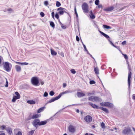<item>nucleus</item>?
I'll return each mask as SVG.
<instances>
[{"label":"nucleus","instance_id":"39448f33","mask_svg":"<svg viewBox=\"0 0 135 135\" xmlns=\"http://www.w3.org/2000/svg\"><path fill=\"white\" fill-rule=\"evenodd\" d=\"M131 131V129L129 127H125L123 131V133L124 134H128Z\"/></svg>","mask_w":135,"mask_h":135},{"label":"nucleus","instance_id":"338daca9","mask_svg":"<svg viewBox=\"0 0 135 135\" xmlns=\"http://www.w3.org/2000/svg\"><path fill=\"white\" fill-rule=\"evenodd\" d=\"M91 95H92V94L91 93H88V96H90Z\"/></svg>","mask_w":135,"mask_h":135},{"label":"nucleus","instance_id":"ddd939ff","mask_svg":"<svg viewBox=\"0 0 135 135\" xmlns=\"http://www.w3.org/2000/svg\"><path fill=\"white\" fill-rule=\"evenodd\" d=\"M77 95L79 97H81L85 96V94L83 93L82 92H78L77 93Z\"/></svg>","mask_w":135,"mask_h":135},{"label":"nucleus","instance_id":"774afa93","mask_svg":"<svg viewBox=\"0 0 135 135\" xmlns=\"http://www.w3.org/2000/svg\"><path fill=\"white\" fill-rule=\"evenodd\" d=\"M15 62L17 64H21V62H17V61H16Z\"/></svg>","mask_w":135,"mask_h":135},{"label":"nucleus","instance_id":"7ed1b4c3","mask_svg":"<svg viewBox=\"0 0 135 135\" xmlns=\"http://www.w3.org/2000/svg\"><path fill=\"white\" fill-rule=\"evenodd\" d=\"M57 11H59V13L60 15H63L64 12L66 13L67 14H69L67 12V10L64 8L60 7L58 8L57 9Z\"/></svg>","mask_w":135,"mask_h":135},{"label":"nucleus","instance_id":"9b49d317","mask_svg":"<svg viewBox=\"0 0 135 135\" xmlns=\"http://www.w3.org/2000/svg\"><path fill=\"white\" fill-rule=\"evenodd\" d=\"M60 98V97L59 95L53 98L50 100L49 101H48V103H51L52 102H54L56 100H57L59 99Z\"/></svg>","mask_w":135,"mask_h":135},{"label":"nucleus","instance_id":"7c9ffc66","mask_svg":"<svg viewBox=\"0 0 135 135\" xmlns=\"http://www.w3.org/2000/svg\"><path fill=\"white\" fill-rule=\"evenodd\" d=\"M108 40L109 41V42L110 43V44L112 45L114 47H117V46L115 45H114L112 42L110 40V38L108 39Z\"/></svg>","mask_w":135,"mask_h":135},{"label":"nucleus","instance_id":"dca6fc26","mask_svg":"<svg viewBox=\"0 0 135 135\" xmlns=\"http://www.w3.org/2000/svg\"><path fill=\"white\" fill-rule=\"evenodd\" d=\"M15 68L16 71L18 72H20L21 70V67L18 65H16L15 66Z\"/></svg>","mask_w":135,"mask_h":135},{"label":"nucleus","instance_id":"473e14b6","mask_svg":"<svg viewBox=\"0 0 135 135\" xmlns=\"http://www.w3.org/2000/svg\"><path fill=\"white\" fill-rule=\"evenodd\" d=\"M89 15L90 17L91 18L94 19L95 18V16L93 14H90Z\"/></svg>","mask_w":135,"mask_h":135},{"label":"nucleus","instance_id":"58836bf2","mask_svg":"<svg viewBox=\"0 0 135 135\" xmlns=\"http://www.w3.org/2000/svg\"><path fill=\"white\" fill-rule=\"evenodd\" d=\"M54 94V93L53 91H51L49 93V94L51 96L53 95Z\"/></svg>","mask_w":135,"mask_h":135},{"label":"nucleus","instance_id":"6e6d98bb","mask_svg":"<svg viewBox=\"0 0 135 135\" xmlns=\"http://www.w3.org/2000/svg\"><path fill=\"white\" fill-rule=\"evenodd\" d=\"M16 135H22V134L21 132L19 131L17 133Z\"/></svg>","mask_w":135,"mask_h":135},{"label":"nucleus","instance_id":"680f3d73","mask_svg":"<svg viewBox=\"0 0 135 135\" xmlns=\"http://www.w3.org/2000/svg\"><path fill=\"white\" fill-rule=\"evenodd\" d=\"M16 99L13 97L12 100V101L13 102H15L16 101Z\"/></svg>","mask_w":135,"mask_h":135},{"label":"nucleus","instance_id":"f3484780","mask_svg":"<svg viewBox=\"0 0 135 135\" xmlns=\"http://www.w3.org/2000/svg\"><path fill=\"white\" fill-rule=\"evenodd\" d=\"M6 130L7 131L8 133L10 134H11L12 133V130L10 127H7L6 128Z\"/></svg>","mask_w":135,"mask_h":135},{"label":"nucleus","instance_id":"e2e57ef3","mask_svg":"<svg viewBox=\"0 0 135 135\" xmlns=\"http://www.w3.org/2000/svg\"><path fill=\"white\" fill-rule=\"evenodd\" d=\"M61 27H62V28L63 29H65L66 28V27L64 26H63V25H61Z\"/></svg>","mask_w":135,"mask_h":135},{"label":"nucleus","instance_id":"b1692460","mask_svg":"<svg viewBox=\"0 0 135 135\" xmlns=\"http://www.w3.org/2000/svg\"><path fill=\"white\" fill-rule=\"evenodd\" d=\"M27 103L31 104H34L35 103V102L33 100H28L27 101Z\"/></svg>","mask_w":135,"mask_h":135},{"label":"nucleus","instance_id":"37998d69","mask_svg":"<svg viewBox=\"0 0 135 135\" xmlns=\"http://www.w3.org/2000/svg\"><path fill=\"white\" fill-rule=\"evenodd\" d=\"M94 25L95 27L96 28H97V27L98 28V26L97 25V22L95 21H94Z\"/></svg>","mask_w":135,"mask_h":135},{"label":"nucleus","instance_id":"4be33fe9","mask_svg":"<svg viewBox=\"0 0 135 135\" xmlns=\"http://www.w3.org/2000/svg\"><path fill=\"white\" fill-rule=\"evenodd\" d=\"M47 123L46 121H42L41 122H39V126H41L42 125H44L46 124Z\"/></svg>","mask_w":135,"mask_h":135},{"label":"nucleus","instance_id":"a18cd8bd","mask_svg":"<svg viewBox=\"0 0 135 135\" xmlns=\"http://www.w3.org/2000/svg\"><path fill=\"white\" fill-rule=\"evenodd\" d=\"M44 4L45 6H47L48 5V2L47 1H45L44 2Z\"/></svg>","mask_w":135,"mask_h":135},{"label":"nucleus","instance_id":"a211bd4d","mask_svg":"<svg viewBox=\"0 0 135 135\" xmlns=\"http://www.w3.org/2000/svg\"><path fill=\"white\" fill-rule=\"evenodd\" d=\"M101 101V99L100 98L94 96V102L96 101L97 102H99Z\"/></svg>","mask_w":135,"mask_h":135},{"label":"nucleus","instance_id":"5fc2aeb1","mask_svg":"<svg viewBox=\"0 0 135 135\" xmlns=\"http://www.w3.org/2000/svg\"><path fill=\"white\" fill-rule=\"evenodd\" d=\"M132 98L133 100H135V94L133 95L132 96Z\"/></svg>","mask_w":135,"mask_h":135},{"label":"nucleus","instance_id":"de8ad7c7","mask_svg":"<svg viewBox=\"0 0 135 135\" xmlns=\"http://www.w3.org/2000/svg\"><path fill=\"white\" fill-rule=\"evenodd\" d=\"M15 94L16 95V96H18V97H20V95L19 93L17 91H16L15 93Z\"/></svg>","mask_w":135,"mask_h":135},{"label":"nucleus","instance_id":"bb28decb","mask_svg":"<svg viewBox=\"0 0 135 135\" xmlns=\"http://www.w3.org/2000/svg\"><path fill=\"white\" fill-rule=\"evenodd\" d=\"M94 96H91L89 97L88 98V100L92 102H94Z\"/></svg>","mask_w":135,"mask_h":135},{"label":"nucleus","instance_id":"603ef678","mask_svg":"<svg viewBox=\"0 0 135 135\" xmlns=\"http://www.w3.org/2000/svg\"><path fill=\"white\" fill-rule=\"evenodd\" d=\"M51 15L52 17L53 18H54V12H52L51 13Z\"/></svg>","mask_w":135,"mask_h":135},{"label":"nucleus","instance_id":"79ce46f5","mask_svg":"<svg viewBox=\"0 0 135 135\" xmlns=\"http://www.w3.org/2000/svg\"><path fill=\"white\" fill-rule=\"evenodd\" d=\"M122 55H123L125 59H128V57L127 55L124 54H122Z\"/></svg>","mask_w":135,"mask_h":135},{"label":"nucleus","instance_id":"052dcab7","mask_svg":"<svg viewBox=\"0 0 135 135\" xmlns=\"http://www.w3.org/2000/svg\"><path fill=\"white\" fill-rule=\"evenodd\" d=\"M98 7L99 8H102L103 6L102 4H100L98 6Z\"/></svg>","mask_w":135,"mask_h":135},{"label":"nucleus","instance_id":"2eb2a0df","mask_svg":"<svg viewBox=\"0 0 135 135\" xmlns=\"http://www.w3.org/2000/svg\"><path fill=\"white\" fill-rule=\"evenodd\" d=\"M90 105L94 108H96L97 109L100 108V107L94 104H93L92 103H90Z\"/></svg>","mask_w":135,"mask_h":135},{"label":"nucleus","instance_id":"4468645a","mask_svg":"<svg viewBox=\"0 0 135 135\" xmlns=\"http://www.w3.org/2000/svg\"><path fill=\"white\" fill-rule=\"evenodd\" d=\"M114 8L113 6H112L106 8L104 9V10L106 11H111L113 10L114 9Z\"/></svg>","mask_w":135,"mask_h":135},{"label":"nucleus","instance_id":"6e6552de","mask_svg":"<svg viewBox=\"0 0 135 135\" xmlns=\"http://www.w3.org/2000/svg\"><path fill=\"white\" fill-rule=\"evenodd\" d=\"M68 129L69 132L71 133H74L75 131V127L72 125H70L69 126Z\"/></svg>","mask_w":135,"mask_h":135},{"label":"nucleus","instance_id":"c85d7f7f","mask_svg":"<svg viewBox=\"0 0 135 135\" xmlns=\"http://www.w3.org/2000/svg\"><path fill=\"white\" fill-rule=\"evenodd\" d=\"M83 46L84 49L87 52V53L88 54H90V53H89L88 50H87L85 45L84 44H83Z\"/></svg>","mask_w":135,"mask_h":135},{"label":"nucleus","instance_id":"c9c22d12","mask_svg":"<svg viewBox=\"0 0 135 135\" xmlns=\"http://www.w3.org/2000/svg\"><path fill=\"white\" fill-rule=\"evenodd\" d=\"M28 64V63L26 62H21V65H27Z\"/></svg>","mask_w":135,"mask_h":135},{"label":"nucleus","instance_id":"423d86ee","mask_svg":"<svg viewBox=\"0 0 135 135\" xmlns=\"http://www.w3.org/2000/svg\"><path fill=\"white\" fill-rule=\"evenodd\" d=\"M4 69L7 72L9 71L11 69L9 68V65L8 62H5L4 65Z\"/></svg>","mask_w":135,"mask_h":135},{"label":"nucleus","instance_id":"864d4df0","mask_svg":"<svg viewBox=\"0 0 135 135\" xmlns=\"http://www.w3.org/2000/svg\"><path fill=\"white\" fill-rule=\"evenodd\" d=\"M55 17L57 19H58L59 18V16L58 14H56L55 15Z\"/></svg>","mask_w":135,"mask_h":135},{"label":"nucleus","instance_id":"4c0bfd02","mask_svg":"<svg viewBox=\"0 0 135 135\" xmlns=\"http://www.w3.org/2000/svg\"><path fill=\"white\" fill-rule=\"evenodd\" d=\"M99 0H96L95 1V4L96 5H98L99 4Z\"/></svg>","mask_w":135,"mask_h":135},{"label":"nucleus","instance_id":"c756f323","mask_svg":"<svg viewBox=\"0 0 135 135\" xmlns=\"http://www.w3.org/2000/svg\"><path fill=\"white\" fill-rule=\"evenodd\" d=\"M50 26L53 28L55 27V25L54 23L52 22H51L50 23Z\"/></svg>","mask_w":135,"mask_h":135},{"label":"nucleus","instance_id":"c03bdc74","mask_svg":"<svg viewBox=\"0 0 135 135\" xmlns=\"http://www.w3.org/2000/svg\"><path fill=\"white\" fill-rule=\"evenodd\" d=\"M74 11H75V13L76 16V17H78V13H77V12H76V7H75V8Z\"/></svg>","mask_w":135,"mask_h":135},{"label":"nucleus","instance_id":"f257e3e1","mask_svg":"<svg viewBox=\"0 0 135 135\" xmlns=\"http://www.w3.org/2000/svg\"><path fill=\"white\" fill-rule=\"evenodd\" d=\"M31 82L32 84L34 85L37 86L39 85V81L37 77L32 78L31 79Z\"/></svg>","mask_w":135,"mask_h":135},{"label":"nucleus","instance_id":"412c9836","mask_svg":"<svg viewBox=\"0 0 135 135\" xmlns=\"http://www.w3.org/2000/svg\"><path fill=\"white\" fill-rule=\"evenodd\" d=\"M45 108V107H41L37 110V112L38 113H40L43 111Z\"/></svg>","mask_w":135,"mask_h":135},{"label":"nucleus","instance_id":"69168bd1","mask_svg":"<svg viewBox=\"0 0 135 135\" xmlns=\"http://www.w3.org/2000/svg\"><path fill=\"white\" fill-rule=\"evenodd\" d=\"M126 8V7H123L122 8H120V9H119V10H122V9H124V8Z\"/></svg>","mask_w":135,"mask_h":135},{"label":"nucleus","instance_id":"8fccbe9b","mask_svg":"<svg viewBox=\"0 0 135 135\" xmlns=\"http://www.w3.org/2000/svg\"><path fill=\"white\" fill-rule=\"evenodd\" d=\"M13 97L16 100L19 99L20 97L18 96H15Z\"/></svg>","mask_w":135,"mask_h":135},{"label":"nucleus","instance_id":"0eeeda50","mask_svg":"<svg viewBox=\"0 0 135 135\" xmlns=\"http://www.w3.org/2000/svg\"><path fill=\"white\" fill-rule=\"evenodd\" d=\"M84 119L86 122L90 123L92 121V118L91 116L87 115L84 117Z\"/></svg>","mask_w":135,"mask_h":135},{"label":"nucleus","instance_id":"bf43d9fd","mask_svg":"<svg viewBox=\"0 0 135 135\" xmlns=\"http://www.w3.org/2000/svg\"><path fill=\"white\" fill-rule=\"evenodd\" d=\"M76 39L77 41H79V38L78 36H76Z\"/></svg>","mask_w":135,"mask_h":135},{"label":"nucleus","instance_id":"6ab92c4d","mask_svg":"<svg viewBox=\"0 0 135 135\" xmlns=\"http://www.w3.org/2000/svg\"><path fill=\"white\" fill-rule=\"evenodd\" d=\"M99 32L100 33H101L106 38H107L108 39L110 38L107 35L105 34L104 32L100 31Z\"/></svg>","mask_w":135,"mask_h":135},{"label":"nucleus","instance_id":"ea45409f","mask_svg":"<svg viewBox=\"0 0 135 135\" xmlns=\"http://www.w3.org/2000/svg\"><path fill=\"white\" fill-rule=\"evenodd\" d=\"M89 83L90 84H94L95 83V82L94 80L90 81Z\"/></svg>","mask_w":135,"mask_h":135},{"label":"nucleus","instance_id":"a19ab883","mask_svg":"<svg viewBox=\"0 0 135 135\" xmlns=\"http://www.w3.org/2000/svg\"><path fill=\"white\" fill-rule=\"evenodd\" d=\"M101 127L103 128H105V124L104 123L102 122L101 123Z\"/></svg>","mask_w":135,"mask_h":135},{"label":"nucleus","instance_id":"13d9d810","mask_svg":"<svg viewBox=\"0 0 135 135\" xmlns=\"http://www.w3.org/2000/svg\"><path fill=\"white\" fill-rule=\"evenodd\" d=\"M126 41H124L122 42V44L123 45H124L126 44Z\"/></svg>","mask_w":135,"mask_h":135},{"label":"nucleus","instance_id":"f03ea898","mask_svg":"<svg viewBox=\"0 0 135 135\" xmlns=\"http://www.w3.org/2000/svg\"><path fill=\"white\" fill-rule=\"evenodd\" d=\"M84 12L87 13L88 12V6L87 3H84L81 6Z\"/></svg>","mask_w":135,"mask_h":135},{"label":"nucleus","instance_id":"3c124183","mask_svg":"<svg viewBox=\"0 0 135 135\" xmlns=\"http://www.w3.org/2000/svg\"><path fill=\"white\" fill-rule=\"evenodd\" d=\"M6 84L5 85V86L6 87H7L8 86V82L7 80V79L6 78Z\"/></svg>","mask_w":135,"mask_h":135},{"label":"nucleus","instance_id":"4d7b16f0","mask_svg":"<svg viewBox=\"0 0 135 135\" xmlns=\"http://www.w3.org/2000/svg\"><path fill=\"white\" fill-rule=\"evenodd\" d=\"M7 11H8L10 12H13L12 9L11 8H9L8 9Z\"/></svg>","mask_w":135,"mask_h":135},{"label":"nucleus","instance_id":"a878e982","mask_svg":"<svg viewBox=\"0 0 135 135\" xmlns=\"http://www.w3.org/2000/svg\"><path fill=\"white\" fill-rule=\"evenodd\" d=\"M51 53L52 55H57V53L54 50L51 49Z\"/></svg>","mask_w":135,"mask_h":135},{"label":"nucleus","instance_id":"e433bc0d","mask_svg":"<svg viewBox=\"0 0 135 135\" xmlns=\"http://www.w3.org/2000/svg\"><path fill=\"white\" fill-rule=\"evenodd\" d=\"M70 71L73 74H75L76 73V71L74 69H72Z\"/></svg>","mask_w":135,"mask_h":135},{"label":"nucleus","instance_id":"f704fd0d","mask_svg":"<svg viewBox=\"0 0 135 135\" xmlns=\"http://www.w3.org/2000/svg\"><path fill=\"white\" fill-rule=\"evenodd\" d=\"M34 130H32L28 132V135H32L34 133Z\"/></svg>","mask_w":135,"mask_h":135},{"label":"nucleus","instance_id":"1a4fd4ad","mask_svg":"<svg viewBox=\"0 0 135 135\" xmlns=\"http://www.w3.org/2000/svg\"><path fill=\"white\" fill-rule=\"evenodd\" d=\"M40 120L38 119H35L32 122L33 125L35 127H36L38 125H39V124Z\"/></svg>","mask_w":135,"mask_h":135},{"label":"nucleus","instance_id":"72a5a7b5","mask_svg":"<svg viewBox=\"0 0 135 135\" xmlns=\"http://www.w3.org/2000/svg\"><path fill=\"white\" fill-rule=\"evenodd\" d=\"M6 126L4 125H2L0 126V128L1 129L4 130V129H6Z\"/></svg>","mask_w":135,"mask_h":135},{"label":"nucleus","instance_id":"cd10ccee","mask_svg":"<svg viewBox=\"0 0 135 135\" xmlns=\"http://www.w3.org/2000/svg\"><path fill=\"white\" fill-rule=\"evenodd\" d=\"M103 26L104 28L107 29H110L112 28L110 26L105 25H103Z\"/></svg>","mask_w":135,"mask_h":135},{"label":"nucleus","instance_id":"20e7f679","mask_svg":"<svg viewBox=\"0 0 135 135\" xmlns=\"http://www.w3.org/2000/svg\"><path fill=\"white\" fill-rule=\"evenodd\" d=\"M100 104L102 106L108 107H113V105L112 104L106 102H104L102 103H100Z\"/></svg>","mask_w":135,"mask_h":135},{"label":"nucleus","instance_id":"2f4dec72","mask_svg":"<svg viewBox=\"0 0 135 135\" xmlns=\"http://www.w3.org/2000/svg\"><path fill=\"white\" fill-rule=\"evenodd\" d=\"M61 4L59 1H57L56 2V6L57 7H59L61 6Z\"/></svg>","mask_w":135,"mask_h":135},{"label":"nucleus","instance_id":"5701e85b","mask_svg":"<svg viewBox=\"0 0 135 135\" xmlns=\"http://www.w3.org/2000/svg\"><path fill=\"white\" fill-rule=\"evenodd\" d=\"M94 71L96 74H99V70L97 67H95L94 69Z\"/></svg>","mask_w":135,"mask_h":135},{"label":"nucleus","instance_id":"f8f14e48","mask_svg":"<svg viewBox=\"0 0 135 135\" xmlns=\"http://www.w3.org/2000/svg\"><path fill=\"white\" fill-rule=\"evenodd\" d=\"M72 92V91H70L69 90H67L65 91H63L61 93H60L59 95V96L60 98L61 97V96L65 94L68 93H71Z\"/></svg>","mask_w":135,"mask_h":135},{"label":"nucleus","instance_id":"393cba45","mask_svg":"<svg viewBox=\"0 0 135 135\" xmlns=\"http://www.w3.org/2000/svg\"><path fill=\"white\" fill-rule=\"evenodd\" d=\"M102 110H103V111L107 113H108V110L106 109V108H103V107H100V108Z\"/></svg>","mask_w":135,"mask_h":135},{"label":"nucleus","instance_id":"0e129e2a","mask_svg":"<svg viewBox=\"0 0 135 135\" xmlns=\"http://www.w3.org/2000/svg\"><path fill=\"white\" fill-rule=\"evenodd\" d=\"M63 87L64 88L65 87L66 85V83H64L63 84Z\"/></svg>","mask_w":135,"mask_h":135},{"label":"nucleus","instance_id":"49530a36","mask_svg":"<svg viewBox=\"0 0 135 135\" xmlns=\"http://www.w3.org/2000/svg\"><path fill=\"white\" fill-rule=\"evenodd\" d=\"M48 93L46 92H45L43 96L44 97H47L48 96Z\"/></svg>","mask_w":135,"mask_h":135},{"label":"nucleus","instance_id":"9d476101","mask_svg":"<svg viewBox=\"0 0 135 135\" xmlns=\"http://www.w3.org/2000/svg\"><path fill=\"white\" fill-rule=\"evenodd\" d=\"M131 75H132V73L131 71H129L128 73V87L129 88H130V83H131V81L130 79H131Z\"/></svg>","mask_w":135,"mask_h":135},{"label":"nucleus","instance_id":"09e8293b","mask_svg":"<svg viewBox=\"0 0 135 135\" xmlns=\"http://www.w3.org/2000/svg\"><path fill=\"white\" fill-rule=\"evenodd\" d=\"M40 15L42 17H44L45 15V14L44 13L42 12H41L40 13Z\"/></svg>","mask_w":135,"mask_h":135},{"label":"nucleus","instance_id":"aec40b11","mask_svg":"<svg viewBox=\"0 0 135 135\" xmlns=\"http://www.w3.org/2000/svg\"><path fill=\"white\" fill-rule=\"evenodd\" d=\"M40 114H36L33 115L32 116V119L40 117Z\"/></svg>","mask_w":135,"mask_h":135}]
</instances>
